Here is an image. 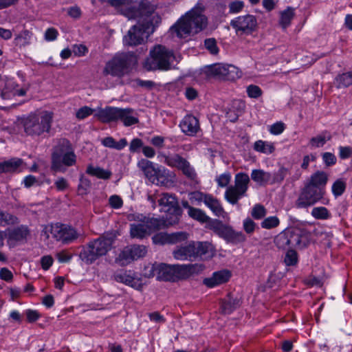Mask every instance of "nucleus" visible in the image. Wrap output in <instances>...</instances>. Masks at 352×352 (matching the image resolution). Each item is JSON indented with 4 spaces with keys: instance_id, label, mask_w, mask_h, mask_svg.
<instances>
[{
    "instance_id": "f257e3e1",
    "label": "nucleus",
    "mask_w": 352,
    "mask_h": 352,
    "mask_svg": "<svg viewBox=\"0 0 352 352\" xmlns=\"http://www.w3.org/2000/svg\"><path fill=\"white\" fill-rule=\"evenodd\" d=\"M204 11V7L196 6L171 28V31L179 38H185L191 33L197 34L202 31L208 24Z\"/></svg>"
},
{
    "instance_id": "f03ea898",
    "label": "nucleus",
    "mask_w": 352,
    "mask_h": 352,
    "mask_svg": "<svg viewBox=\"0 0 352 352\" xmlns=\"http://www.w3.org/2000/svg\"><path fill=\"white\" fill-rule=\"evenodd\" d=\"M129 220L134 221L130 224V236L139 239L164 229L166 226V221L162 218L146 217L142 214H130Z\"/></svg>"
},
{
    "instance_id": "7ed1b4c3",
    "label": "nucleus",
    "mask_w": 352,
    "mask_h": 352,
    "mask_svg": "<svg viewBox=\"0 0 352 352\" xmlns=\"http://www.w3.org/2000/svg\"><path fill=\"white\" fill-rule=\"evenodd\" d=\"M76 164V155L71 142L66 138H60L57 141L52 153V170L56 173H65L66 167Z\"/></svg>"
},
{
    "instance_id": "20e7f679",
    "label": "nucleus",
    "mask_w": 352,
    "mask_h": 352,
    "mask_svg": "<svg viewBox=\"0 0 352 352\" xmlns=\"http://www.w3.org/2000/svg\"><path fill=\"white\" fill-rule=\"evenodd\" d=\"M115 238L116 234L110 233L90 241L80 252V259L86 264L93 263L111 250Z\"/></svg>"
},
{
    "instance_id": "39448f33",
    "label": "nucleus",
    "mask_w": 352,
    "mask_h": 352,
    "mask_svg": "<svg viewBox=\"0 0 352 352\" xmlns=\"http://www.w3.org/2000/svg\"><path fill=\"white\" fill-rule=\"evenodd\" d=\"M53 121V113L44 111L31 113L22 120L26 135L38 137L44 133H49Z\"/></svg>"
},
{
    "instance_id": "423d86ee",
    "label": "nucleus",
    "mask_w": 352,
    "mask_h": 352,
    "mask_svg": "<svg viewBox=\"0 0 352 352\" xmlns=\"http://www.w3.org/2000/svg\"><path fill=\"white\" fill-rule=\"evenodd\" d=\"M95 116L103 123L121 121L126 126H129L139 122L138 114L133 109H121L107 107L98 111Z\"/></svg>"
},
{
    "instance_id": "0eeeda50",
    "label": "nucleus",
    "mask_w": 352,
    "mask_h": 352,
    "mask_svg": "<svg viewBox=\"0 0 352 352\" xmlns=\"http://www.w3.org/2000/svg\"><path fill=\"white\" fill-rule=\"evenodd\" d=\"M175 59L172 50L164 45H157L150 51V56L145 60L144 67L147 70H170L173 67Z\"/></svg>"
},
{
    "instance_id": "6e6552de",
    "label": "nucleus",
    "mask_w": 352,
    "mask_h": 352,
    "mask_svg": "<svg viewBox=\"0 0 352 352\" xmlns=\"http://www.w3.org/2000/svg\"><path fill=\"white\" fill-rule=\"evenodd\" d=\"M250 179L245 173H238L234 177V185L228 186L225 199L230 204H236L239 199L247 195Z\"/></svg>"
},
{
    "instance_id": "1a4fd4ad",
    "label": "nucleus",
    "mask_w": 352,
    "mask_h": 352,
    "mask_svg": "<svg viewBox=\"0 0 352 352\" xmlns=\"http://www.w3.org/2000/svg\"><path fill=\"white\" fill-rule=\"evenodd\" d=\"M153 32V23L150 20L144 19L142 22H138L131 27L123 41L126 45H138L144 42V38H147Z\"/></svg>"
},
{
    "instance_id": "9d476101",
    "label": "nucleus",
    "mask_w": 352,
    "mask_h": 352,
    "mask_svg": "<svg viewBox=\"0 0 352 352\" xmlns=\"http://www.w3.org/2000/svg\"><path fill=\"white\" fill-rule=\"evenodd\" d=\"M289 174V170L280 166L276 171L270 173L263 169H254L251 173V179L261 186L280 184Z\"/></svg>"
},
{
    "instance_id": "9b49d317",
    "label": "nucleus",
    "mask_w": 352,
    "mask_h": 352,
    "mask_svg": "<svg viewBox=\"0 0 352 352\" xmlns=\"http://www.w3.org/2000/svg\"><path fill=\"white\" fill-rule=\"evenodd\" d=\"M157 157L166 165L181 170L188 178L194 179L196 177V173L189 162L179 154L159 153Z\"/></svg>"
},
{
    "instance_id": "f8f14e48",
    "label": "nucleus",
    "mask_w": 352,
    "mask_h": 352,
    "mask_svg": "<svg viewBox=\"0 0 352 352\" xmlns=\"http://www.w3.org/2000/svg\"><path fill=\"white\" fill-rule=\"evenodd\" d=\"M324 195L321 189L306 184L300 192L295 203L296 206L298 208H307L320 201Z\"/></svg>"
},
{
    "instance_id": "ddd939ff",
    "label": "nucleus",
    "mask_w": 352,
    "mask_h": 352,
    "mask_svg": "<svg viewBox=\"0 0 352 352\" xmlns=\"http://www.w3.org/2000/svg\"><path fill=\"white\" fill-rule=\"evenodd\" d=\"M230 25L239 36L250 35L256 31L258 23L256 18L252 14L239 16L230 21Z\"/></svg>"
},
{
    "instance_id": "4468645a",
    "label": "nucleus",
    "mask_w": 352,
    "mask_h": 352,
    "mask_svg": "<svg viewBox=\"0 0 352 352\" xmlns=\"http://www.w3.org/2000/svg\"><path fill=\"white\" fill-rule=\"evenodd\" d=\"M52 233L57 241H61L64 244L74 242L80 236L74 228L62 223H57L52 227Z\"/></svg>"
},
{
    "instance_id": "2eb2a0df",
    "label": "nucleus",
    "mask_w": 352,
    "mask_h": 352,
    "mask_svg": "<svg viewBox=\"0 0 352 352\" xmlns=\"http://www.w3.org/2000/svg\"><path fill=\"white\" fill-rule=\"evenodd\" d=\"M128 68L127 58L124 55L115 56L112 60L107 63L103 70L104 75L113 76H122Z\"/></svg>"
},
{
    "instance_id": "dca6fc26",
    "label": "nucleus",
    "mask_w": 352,
    "mask_h": 352,
    "mask_svg": "<svg viewBox=\"0 0 352 352\" xmlns=\"http://www.w3.org/2000/svg\"><path fill=\"white\" fill-rule=\"evenodd\" d=\"M138 168L144 173L145 177L153 184H164L161 180L162 177V172H165V169L162 170L155 168L154 164L146 159H142L138 163Z\"/></svg>"
},
{
    "instance_id": "f3484780",
    "label": "nucleus",
    "mask_w": 352,
    "mask_h": 352,
    "mask_svg": "<svg viewBox=\"0 0 352 352\" xmlns=\"http://www.w3.org/2000/svg\"><path fill=\"white\" fill-rule=\"evenodd\" d=\"M173 282L179 280H186L191 276L198 274L204 268L202 264L173 265Z\"/></svg>"
},
{
    "instance_id": "a211bd4d",
    "label": "nucleus",
    "mask_w": 352,
    "mask_h": 352,
    "mask_svg": "<svg viewBox=\"0 0 352 352\" xmlns=\"http://www.w3.org/2000/svg\"><path fill=\"white\" fill-rule=\"evenodd\" d=\"M113 279L118 282L129 285L135 289L140 290L142 288V283L136 273L131 270H120L113 274Z\"/></svg>"
},
{
    "instance_id": "6ab92c4d",
    "label": "nucleus",
    "mask_w": 352,
    "mask_h": 352,
    "mask_svg": "<svg viewBox=\"0 0 352 352\" xmlns=\"http://www.w3.org/2000/svg\"><path fill=\"white\" fill-rule=\"evenodd\" d=\"M210 72L214 76L228 80H234L239 77L237 69L231 65H214L210 68Z\"/></svg>"
},
{
    "instance_id": "aec40b11",
    "label": "nucleus",
    "mask_w": 352,
    "mask_h": 352,
    "mask_svg": "<svg viewBox=\"0 0 352 352\" xmlns=\"http://www.w3.org/2000/svg\"><path fill=\"white\" fill-rule=\"evenodd\" d=\"M195 248V260L201 258L203 260L212 258L216 253L214 245L208 241H193Z\"/></svg>"
},
{
    "instance_id": "412c9836",
    "label": "nucleus",
    "mask_w": 352,
    "mask_h": 352,
    "mask_svg": "<svg viewBox=\"0 0 352 352\" xmlns=\"http://www.w3.org/2000/svg\"><path fill=\"white\" fill-rule=\"evenodd\" d=\"M157 201L164 212L175 214L179 212L180 209L178 202L174 195L169 193H162Z\"/></svg>"
},
{
    "instance_id": "4be33fe9",
    "label": "nucleus",
    "mask_w": 352,
    "mask_h": 352,
    "mask_svg": "<svg viewBox=\"0 0 352 352\" xmlns=\"http://www.w3.org/2000/svg\"><path fill=\"white\" fill-rule=\"evenodd\" d=\"M173 256L174 258L179 261H195V248L193 245V241L189 242L186 245L177 246L173 251Z\"/></svg>"
},
{
    "instance_id": "5701e85b",
    "label": "nucleus",
    "mask_w": 352,
    "mask_h": 352,
    "mask_svg": "<svg viewBox=\"0 0 352 352\" xmlns=\"http://www.w3.org/2000/svg\"><path fill=\"white\" fill-rule=\"evenodd\" d=\"M188 234L185 232H178L170 234H158L153 237L155 243H177L188 239Z\"/></svg>"
},
{
    "instance_id": "b1692460",
    "label": "nucleus",
    "mask_w": 352,
    "mask_h": 352,
    "mask_svg": "<svg viewBox=\"0 0 352 352\" xmlns=\"http://www.w3.org/2000/svg\"><path fill=\"white\" fill-rule=\"evenodd\" d=\"M179 126L183 133L189 136H194L199 130V120L192 115L186 116Z\"/></svg>"
},
{
    "instance_id": "393cba45",
    "label": "nucleus",
    "mask_w": 352,
    "mask_h": 352,
    "mask_svg": "<svg viewBox=\"0 0 352 352\" xmlns=\"http://www.w3.org/2000/svg\"><path fill=\"white\" fill-rule=\"evenodd\" d=\"M290 248H303L306 246V237L302 232L298 228L287 229Z\"/></svg>"
},
{
    "instance_id": "a878e982",
    "label": "nucleus",
    "mask_w": 352,
    "mask_h": 352,
    "mask_svg": "<svg viewBox=\"0 0 352 352\" xmlns=\"http://www.w3.org/2000/svg\"><path fill=\"white\" fill-rule=\"evenodd\" d=\"M230 278V274L227 270L216 272L209 278H204L203 283L208 287L212 288L225 283Z\"/></svg>"
},
{
    "instance_id": "bb28decb",
    "label": "nucleus",
    "mask_w": 352,
    "mask_h": 352,
    "mask_svg": "<svg viewBox=\"0 0 352 352\" xmlns=\"http://www.w3.org/2000/svg\"><path fill=\"white\" fill-rule=\"evenodd\" d=\"M241 301L229 294L226 298L220 300V311L223 314H230L239 307Z\"/></svg>"
},
{
    "instance_id": "cd10ccee",
    "label": "nucleus",
    "mask_w": 352,
    "mask_h": 352,
    "mask_svg": "<svg viewBox=\"0 0 352 352\" xmlns=\"http://www.w3.org/2000/svg\"><path fill=\"white\" fill-rule=\"evenodd\" d=\"M207 228L226 241L227 240L231 228V227L224 225L221 221L217 219L210 221L209 223L207 224Z\"/></svg>"
},
{
    "instance_id": "c85d7f7f",
    "label": "nucleus",
    "mask_w": 352,
    "mask_h": 352,
    "mask_svg": "<svg viewBox=\"0 0 352 352\" xmlns=\"http://www.w3.org/2000/svg\"><path fill=\"white\" fill-rule=\"evenodd\" d=\"M328 176L323 171H317L311 176L309 182L307 184L309 186H314L317 189H321L325 194L324 186L327 184Z\"/></svg>"
},
{
    "instance_id": "c756f323",
    "label": "nucleus",
    "mask_w": 352,
    "mask_h": 352,
    "mask_svg": "<svg viewBox=\"0 0 352 352\" xmlns=\"http://www.w3.org/2000/svg\"><path fill=\"white\" fill-rule=\"evenodd\" d=\"M155 271L157 273L158 279L173 282V265L160 263L155 267Z\"/></svg>"
},
{
    "instance_id": "7c9ffc66",
    "label": "nucleus",
    "mask_w": 352,
    "mask_h": 352,
    "mask_svg": "<svg viewBox=\"0 0 352 352\" xmlns=\"http://www.w3.org/2000/svg\"><path fill=\"white\" fill-rule=\"evenodd\" d=\"M206 206H207L212 212L217 217H224L226 214L220 201L212 195H208L206 200H205Z\"/></svg>"
},
{
    "instance_id": "2f4dec72",
    "label": "nucleus",
    "mask_w": 352,
    "mask_h": 352,
    "mask_svg": "<svg viewBox=\"0 0 352 352\" xmlns=\"http://www.w3.org/2000/svg\"><path fill=\"white\" fill-rule=\"evenodd\" d=\"M86 173L102 179H109L112 175L110 170H105L99 166H94L91 164L87 166Z\"/></svg>"
},
{
    "instance_id": "473e14b6",
    "label": "nucleus",
    "mask_w": 352,
    "mask_h": 352,
    "mask_svg": "<svg viewBox=\"0 0 352 352\" xmlns=\"http://www.w3.org/2000/svg\"><path fill=\"white\" fill-rule=\"evenodd\" d=\"M30 234V230L27 226L21 225L14 228L9 232V238L19 241L25 239Z\"/></svg>"
},
{
    "instance_id": "72a5a7b5",
    "label": "nucleus",
    "mask_w": 352,
    "mask_h": 352,
    "mask_svg": "<svg viewBox=\"0 0 352 352\" xmlns=\"http://www.w3.org/2000/svg\"><path fill=\"white\" fill-rule=\"evenodd\" d=\"M102 144L107 148H113L118 151L123 149L127 145L125 138L120 139L118 142L112 137H106L101 140Z\"/></svg>"
},
{
    "instance_id": "f704fd0d",
    "label": "nucleus",
    "mask_w": 352,
    "mask_h": 352,
    "mask_svg": "<svg viewBox=\"0 0 352 352\" xmlns=\"http://www.w3.org/2000/svg\"><path fill=\"white\" fill-rule=\"evenodd\" d=\"M334 83L338 89L352 85V71L338 74L334 80Z\"/></svg>"
},
{
    "instance_id": "c9c22d12",
    "label": "nucleus",
    "mask_w": 352,
    "mask_h": 352,
    "mask_svg": "<svg viewBox=\"0 0 352 352\" xmlns=\"http://www.w3.org/2000/svg\"><path fill=\"white\" fill-rule=\"evenodd\" d=\"M331 139V135L327 131H322L316 137H313L309 140V144L313 148L323 146L327 141Z\"/></svg>"
},
{
    "instance_id": "e433bc0d",
    "label": "nucleus",
    "mask_w": 352,
    "mask_h": 352,
    "mask_svg": "<svg viewBox=\"0 0 352 352\" xmlns=\"http://www.w3.org/2000/svg\"><path fill=\"white\" fill-rule=\"evenodd\" d=\"M294 15V9L291 7H288L286 10L281 12L279 20L280 25L283 29H286L288 26L290 25Z\"/></svg>"
},
{
    "instance_id": "4c0bfd02",
    "label": "nucleus",
    "mask_w": 352,
    "mask_h": 352,
    "mask_svg": "<svg viewBox=\"0 0 352 352\" xmlns=\"http://www.w3.org/2000/svg\"><path fill=\"white\" fill-rule=\"evenodd\" d=\"M19 223V220L16 216L0 210V226H14Z\"/></svg>"
},
{
    "instance_id": "58836bf2",
    "label": "nucleus",
    "mask_w": 352,
    "mask_h": 352,
    "mask_svg": "<svg viewBox=\"0 0 352 352\" xmlns=\"http://www.w3.org/2000/svg\"><path fill=\"white\" fill-rule=\"evenodd\" d=\"M32 33L28 30H22L14 38V43L16 46L20 47H25L30 43Z\"/></svg>"
},
{
    "instance_id": "ea45409f",
    "label": "nucleus",
    "mask_w": 352,
    "mask_h": 352,
    "mask_svg": "<svg viewBox=\"0 0 352 352\" xmlns=\"http://www.w3.org/2000/svg\"><path fill=\"white\" fill-rule=\"evenodd\" d=\"M188 215L195 220H197L201 223H209L212 219H211L202 210L199 208H190V211L188 212Z\"/></svg>"
},
{
    "instance_id": "a19ab883",
    "label": "nucleus",
    "mask_w": 352,
    "mask_h": 352,
    "mask_svg": "<svg viewBox=\"0 0 352 352\" xmlns=\"http://www.w3.org/2000/svg\"><path fill=\"white\" fill-rule=\"evenodd\" d=\"M274 242L276 246L278 249H282V250L290 249L287 230L279 233L275 237Z\"/></svg>"
},
{
    "instance_id": "79ce46f5",
    "label": "nucleus",
    "mask_w": 352,
    "mask_h": 352,
    "mask_svg": "<svg viewBox=\"0 0 352 352\" xmlns=\"http://www.w3.org/2000/svg\"><path fill=\"white\" fill-rule=\"evenodd\" d=\"M254 149L258 152L270 154L274 151L275 147L272 143L258 140L254 144Z\"/></svg>"
},
{
    "instance_id": "37998d69",
    "label": "nucleus",
    "mask_w": 352,
    "mask_h": 352,
    "mask_svg": "<svg viewBox=\"0 0 352 352\" xmlns=\"http://www.w3.org/2000/svg\"><path fill=\"white\" fill-rule=\"evenodd\" d=\"M21 164L22 160L20 159L11 160L0 163V173L14 171L18 168Z\"/></svg>"
},
{
    "instance_id": "c03bdc74",
    "label": "nucleus",
    "mask_w": 352,
    "mask_h": 352,
    "mask_svg": "<svg viewBox=\"0 0 352 352\" xmlns=\"http://www.w3.org/2000/svg\"><path fill=\"white\" fill-rule=\"evenodd\" d=\"M132 261H133V260L128 247L124 248L116 258V262L121 266H125L131 263Z\"/></svg>"
},
{
    "instance_id": "a18cd8bd",
    "label": "nucleus",
    "mask_w": 352,
    "mask_h": 352,
    "mask_svg": "<svg viewBox=\"0 0 352 352\" xmlns=\"http://www.w3.org/2000/svg\"><path fill=\"white\" fill-rule=\"evenodd\" d=\"M311 214L316 219L326 220L331 217L329 210L323 206L314 208Z\"/></svg>"
},
{
    "instance_id": "49530a36",
    "label": "nucleus",
    "mask_w": 352,
    "mask_h": 352,
    "mask_svg": "<svg viewBox=\"0 0 352 352\" xmlns=\"http://www.w3.org/2000/svg\"><path fill=\"white\" fill-rule=\"evenodd\" d=\"M133 261L144 257L146 252V248L142 245H134L128 247Z\"/></svg>"
},
{
    "instance_id": "de8ad7c7",
    "label": "nucleus",
    "mask_w": 352,
    "mask_h": 352,
    "mask_svg": "<svg viewBox=\"0 0 352 352\" xmlns=\"http://www.w3.org/2000/svg\"><path fill=\"white\" fill-rule=\"evenodd\" d=\"M246 236L242 232H236L232 228L228 234L226 241L231 243H239L245 241Z\"/></svg>"
},
{
    "instance_id": "09e8293b",
    "label": "nucleus",
    "mask_w": 352,
    "mask_h": 352,
    "mask_svg": "<svg viewBox=\"0 0 352 352\" xmlns=\"http://www.w3.org/2000/svg\"><path fill=\"white\" fill-rule=\"evenodd\" d=\"M138 11L142 15H150L154 12L153 6L148 0H141L138 3Z\"/></svg>"
},
{
    "instance_id": "8fccbe9b",
    "label": "nucleus",
    "mask_w": 352,
    "mask_h": 352,
    "mask_svg": "<svg viewBox=\"0 0 352 352\" xmlns=\"http://www.w3.org/2000/svg\"><path fill=\"white\" fill-rule=\"evenodd\" d=\"M280 224V220L276 216L267 217L261 223V228L270 230L278 227Z\"/></svg>"
},
{
    "instance_id": "3c124183",
    "label": "nucleus",
    "mask_w": 352,
    "mask_h": 352,
    "mask_svg": "<svg viewBox=\"0 0 352 352\" xmlns=\"http://www.w3.org/2000/svg\"><path fill=\"white\" fill-rule=\"evenodd\" d=\"M298 254L292 248L288 249L286 252L284 262L287 266H294L298 263Z\"/></svg>"
},
{
    "instance_id": "603ef678",
    "label": "nucleus",
    "mask_w": 352,
    "mask_h": 352,
    "mask_svg": "<svg viewBox=\"0 0 352 352\" xmlns=\"http://www.w3.org/2000/svg\"><path fill=\"white\" fill-rule=\"evenodd\" d=\"M266 214V208L260 204L254 205L251 211V216L256 220L263 219Z\"/></svg>"
},
{
    "instance_id": "864d4df0",
    "label": "nucleus",
    "mask_w": 352,
    "mask_h": 352,
    "mask_svg": "<svg viewBox=\"0 0 352 352\" xmlns=\"http://www.w3.org/2000/svg\"><path fill=\"white\" fill-rule=\"evenodd\" d=\"M346 187V182L342 179H337L332 185L331 190L335 197L342 195L345 191Z\"/></svg>"
},
{
    "instance_id": "5fc2aeb1",
    "label": "nucleus",
    "mask_w": 352,
    "mask_h": 352,
    "mask_svg": "<svg viewBox=\"0 0 352 352\" xmlns=\"http://www.w3.org/2000/svg\"><path fill=\"white\" fill-rule=\"evenodd\" d=\"M91 187V181L86 177H80V183L78 186V192L79 195H87Z\"/></svg>"
},
{
    "instance_id": "6e6d98bb",
    "label": "nucleus",
    "mask_w": 352,
    "mask_h": 352,
    "mask_svg": "<svg viewBox=\"0 0 352 352\" xmlns=\"http://www.w3.org/2000/svg\"><path fill=\"white\" fill-rule=\"evenodd\" d=\"M247 94L251 98H258L263 94L261 89L255 85H250L247 87Z\"/></svg>"
},
{
    "instance_id": "4d7b16f0",
    "label": "nucleus",
    "mask_w": 352,
    "mask_h": 352,
    "mask_svg": "<svg viewBox=\"0 0 352 352\" xmlns=\"http://www.w3.org/2000/svg\"><path fill=\"white\" fill-rule=\"evenodd\" d=\"M243 227L245 232L248 234H252L256 228V224L255 222L250 218H246L243 221Z\"/></svg>"
},
{
    "instance_id": "13d9d810",
    "label": "nucleus",
    "mask_w": 352,
    "mask_h": 352,
    "mask_svg": "<svg viewBox=\"0 0 352 352\" xmlns=\"http://www.w3.org/2000/svg\"><path fill=\"white\" fill-rule=\"evenodd\" d=\"M205 47L212 54H217L219 52V48L217 45V41L214 38H207L204 41Z\"/></svg>"
},
{
    "instance_id": "bf43d9fd",
    "label": "nucleus",
    "mask_w": 352,
    "mask_h": 352,
    "mask_svg": "<svg viewBox=\"0 0 352 352\" xmlns=\"http://www.w3.org/2000/svg\"><path fill=\"white\" fill-rule=\"evenodd\" d=\"M322 158L327 166H331L336 164V155L330 152H325L322 154Z\"/></svg>"
},
{
    "instance_id": "052dcab7",
    "label": "nucleus",
    "mask_w": 352,
    "mask_h": 352,
    "mask_svg": "<svg viewBox=\"0 0 352 352\" xmlns=\"http://www.w3.org/2000/svg\"><path fill=\"white\" fill-rule=\"evenodd\" d=\"M231 175L229 173H226L220 175L217 177L216 181L219 187H227L230 182Z\"/></svg>"
},
{
    "instance_id": "680f3d73",
    "label": "nucleus",
    "mask_w": 352,
    "mask_h": 352,
    "mask_svg": "<svg viewBox=\"0 0 352 352\" xmlns=\"http://www.w3.org/2000/svg\"><path fill=\"white\" fill-rule=\"evenodd\" d=\"M229 12L231 14H236L241 12L244 8V2L242 1H234L228 5Z\"/></svg>"
},
{
    "instance_id": "e2e57ef3",
    "label": "nucleus",
    "mask_w": 352,
    "mask_h": 352,
    "mask_svg": "<svg viewBox=\"0 0 352 352\" xmlns=\"http://www.w3.org/2000/svg\"><path fill=\"white\" fill-rule=\"evenodd\" d=\"M93 112L94 110L92 109L85 106L78 110L76 112V118L80 120H82L91 115Z\"/></svg>"
},
{
    "instance_id": "0e129e2a",
    "label": "nucleus",
    "mask_w": 352,
    "mask_h": 352,
    "mask_svg": "<svg viewBox=\"0 0 352 352\" xmlns=\"http://www.w3.org/2000/svg\"><path fill=\"white\" fill-rule=\"evenodd\" d=\"M339 157L342 160H346L352 156V147L351 146H340Z\"/></svg>"
},
{
    "instance_id": "69168bd1",
    "label": "nucleus",
    "mask_w": 352,
    "mask_h": 352,
    "mask_svg": "<svg viewBox=\"0 0 352 352\" xmlns=\"http://www.w3.org/2000/svg\"><path fill=\"white\" fill-rule=\"evenodd\" d=\"M72 52L76 56H82L88 52V49L85 45L82 44L74 45L72 47Z\"/></svg>"
},
{
    "instance_id": "338daca9",
    "label": "nucleus",
    "mask_w": 352,
    "mask_h": 352,
    "mask_svg": "<svg viewBox=\"0 0 352 352\" xmlns=\"http://www.w3.org/2000/svg\"><path fill=\"white\" fill-rule=\"evenodd\" d=\"M285 124L281 122H277L270 126V131L273 135H279L285 130Z\"/></svg>"
},
{
    "instance_id": "774afa93",
    "label": "nucleus",
    "mask_w": 352,
    "mask_h": 352,
    "mask_svg": "<svg viewBox=\"0 0 352 352\" xmlns=\"http://www.w3.org/2000/svg\"><path fill=\"white\" fill-rule=\"evenodd\" d=\"M54 186L58 191H63L69 187V183L64 177H59L55 181Z\"/></svg>"
}]
</instances>
